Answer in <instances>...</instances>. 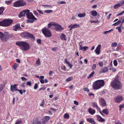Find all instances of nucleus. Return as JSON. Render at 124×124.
I'll use <instances>...</instances> for the list:
<instances>
[{"instance_id":"f257e3e1","label":"nucleus","mask_w":124,"mask_h":124,"mask_svg":"<svg viewBox=\"0 0 124 124\" xmlns=\"http://www.w3.org/2000/svg\"><path fill=\"white\" fill-rule=\"evenodd\" d=\"M120 77L116 76L115 78L111 82V85L113 88L115 89H119L121 87V83L119 81Z\"/></svg>"},{"instance_id":"f03ea898","label":"nucleus","mask_w":124,"mask_h":124,"mask_svg":"<svg viewBox=\"0 0 124 124\" xmlns=\"http://www.w3.org/2000/svg\"><path fill=\"white\" fill-rule=\"evenodd\" d=\"M16 44L18 46L20 47V49L22 50L27 51L30 49V46L28 43L24 42H17Z\"/></svg>"},{"instance_id":"7ed1b4c3","label":"nucleus","mask_w":124,"mask_h":124,"mask_svg":"<svg viewBox=\"0 0 124 124\" xmlns=\"http://www.w3.org/2000/svg\"><path fill=\"white\" fill-rule=\"evenodd\" d=\"M105 84V82L103 80H98L93 83V87L94 90H97L103 87Z\"/></svg>"},{"instance_id":"20e7f679","label":"nucleus","mask_w":124,"mask_h":124,"mask_svg":"<svg viewBox=\"0 0 124 124\" xmlns=\"http://www.w3.org/2000/svg\"><path fill=\"white\" fill-rule=\"evenodd\" d=\"M27 12L26 13V16L28 19H31L27 20V22L28 23H33L35 20H37L34 16L33 15L32 13L30 12V10L28 9H27Z\"/></svg>"},{"instance_id":"39448f33","label":"nucleus","mask_w":124,"mask_h":124,"mask_svg":"<svg viewBox=\"0 0 124 124\" xmlns=\"http://www.w3.org/2000/svg\"><path fill=\"white\" fill-rule=\"evenodd\" d=\"M13 21L12 19H6L1 22H0V26L4 27H8L12 23Z\"/></svg>"},{"instance_id":"423d86ee","label":"nucleus","mask_w":124,"mask_h":124,"mask_svg":"<svg viewBox=\"0 0 124 124\" xmlns=\"http://www.w3.org/2000/svg\"><path fill=\"white\" fill-rule=\"evenodd\" d=\"M53 25L55 27V29L56 31H59L63 29L61 25H59L58 23L54 22H52L49 23L48 25V28H50Z\"/></svg>"},{"instance_id":"0eeeda50","label":"nucleus","mask_w":124,"mask_h":124,"mask_svg":"<svg viewBox=\"0 0 124 124\" xmlns=\"http://www.w3.org/2000/svg\"><path fill=\"white\" fill-rule=\"evenodd\" d=\"M42 32L46 37H50L52 35L51 31L46 28H44L43 29Z\"/></svg>"},{"instance_id":"6e6552de","label":"nucleus","mask_w":124,"mask_h":124,"mask_svg":"<svg viewBox=\"0 0 124 124\" xmlns=\"http://www.w3.org/2000/svg\"><path fill=\"white\" fill-rule=\"evenodd\" d=\"M26 4L23 0H19L13 3V6L15 7H19L23 6Z\"/></svg>"},{"instance_id":"1a4fd4ad","label":"nucleus","mask_w":124,"mask_h":124,"mask_svg":"<svg viewBox=\"0 0 124 124\" xmlns=\"http://www.w3.org/2000/svg\"><path fill=\"white\" fill-rule=\"evenodd\" d=\"M21 36L23 38L29 37L32 38L33 39H34L35 38L34 37L33 35L26 32H24L21 34Z\"/></svg>"},{"instance_id":"9d476101","label":"nucleus","mask_w":124,"mask_h":124,"mask_svg":"<svg viewBox=\"0 0 124 124\" xmlns=\"http://www.w3.org/2000/svg\"><path fill=\"white\" fill-rule=\"evenodd\" d=\"M124 4V1L123 0H121L119 3H118L115 5L114 7L115 9H117L121 6H123Z\"/></svg>"},{"instance_id":"9b49d317","label":"nucleus","mask_w":124,"mask_h":124,"mask_svg":"<svg viewBox=\"0 0 124 124\" xmlns=\"http://www.w3.org/2000/svg\"><path fill=\"white\" fill-rule=\"evenodd\" d=\"M123 98L121 96H119L115 98L114 99L115 101L116 102L120 103L123 100Z\"/></svg>"},{"instance_id":"f8f14e48","label":"nucleus","mask_w":124,"mask_h":124,"mask_svg":"<svg viewBox=\"0 0 124 124\" xmlns=\"http://www.w3.org/2000/svg\"><path fill=\"white\" fill-rule=\"evenodd\" d=\"M18 85L17 84H15L13 85H12L10 86V89L11 91L13 92L15 91H17L18 89H17L16 87Z\"/></svg>"},{"instance_id":"ddd939ff","label":"nucleus","mask_w":124,"mask_h":124,"mask_svg":"<svg viewBox=\"0 0 124 124\" xmlns=\"http://www.w3.org/2000/svg\"><path fill=\"white\" fill-rule=\"evenodd\" d=\"M21 28L20 25L19 24H17L14 26L13 28V30L16 31L18 29H21Z\"/></svg>"},{"instance_id":"4468645a","label":"nucleus","mask_w":124,"mask_h":124,"mask_svg":"<svg viewBox=\"0 0 124 124\" xmlns=\"http://www.w3.org/2000/svg\"><path fill=\"white\" fill-rule=\"evenodd\" d=\"M99 101L101 103V105L103 106H106V103L104 99L102 98L99 99Z\"/></svg>"},{"instance_id":"2eb2a0df","label":"nucleus","mask_w":124,"mask_h":124,"mask_svg":"<svg viewBox=\"0 0 124 124\" xmlns=\"http://www.w3.org/2000/svg\"><path fill=\"white\" fill-rule=\"evenodd\" d=\"M101 45H98L95 50L96 54L99 55L100 53V50L101 49Z\"/></svg>"},{"instance_id":"dca6fc26","label":"nucleus","mask_w":124,"mask_h":124,"mask_svg":"<svg viewBox=\"0 0 124 124\" xmlns=\"http://www.w3.org/2000/svg\"><path fill=\"white\" fill-rule=\"evenodd\" d=\"M50 119V117L48 116H45L42 119V122L44 123L46 122Z\"/></svg>"},{"instance_id":"f3484780","label":"nucleus","mask_w":124,"mask_h":124,"mask_svg":"<svg viewBox=\"0 0 124 124\" xmlns=\"http://www.w3.org/2000/svg\"><path fill=\"white\" fill-rule=\"evenodd\" d=\"M27 10H25L21 12L19 16V17H21L22 16H25V14H26V13L27 12Z\"/></svg>"},{"instance_id":"a211bd4d","label":"nucleus","mask_w":124,"mask_h":124,"mask_svg":"<svg viewBox=\"0 0 124 124\" xmlns=\"http://www.w3.org/2000/svg\"><path fill=\"white\" fill-rule=\"evenodd\" d=\"M87 121L92 124H95L94 120L93 119L91 118H88L86 119Z\"/></svg>"},{"instance_id":"6ab92c4d","label":"nucleus","mask_w":124,"mask_h":124,"mask_svg":"<svg viewBox=\"0 0 124 124\" xmlns=\"http://www.w3.org/2000/svg\"><path fill=\"white\" fill-rule=\"evenodd\" d=\"M108 70V69L106 67H104L101 69L100 70V72L103 73L107 72Z\"/></svg>"},{"instance_id":"aec40b11","label":"nucleus","mask_w":124,"mask_h":124,"mask_svg":"<svg viewBox=\"0 0 124 124\" xmlns=\"http://www.w3.org/2000/svg\"><path fill=\"white\" fill-rule=\"evenodd\" d=\"M96 116L97 117V119L98 121L101 122H103L105 121V120L104 119L102 118L101 116L99 115H97Z\"/></svg>"},{"instance_id":"412c9836","label":"nucleus","mask_w":124,"mask_h":124,"mask_svg":"<svg viewBox=\"0 0 124 124\" xmlns=\"http://www.w3.org/2000/svg\"><path fill=\"white\" fill-rule=\"evenodd\" d=\"M88 111L89 113L92 115H93L95 112V110L91 108H89Z\"/></svg>"},{"instance_id":"4be33fe9","label":"nucleus","mask_w":124,"mask_h":124,"mask_svg":"<svg viewBox=\"0 0 124 124\" xmlns=\"http://www.w3.org/2000/svg\"><path fill=\"white\" fill-rule=\"evenodd\" d=\"M71 26H72V28L74 29L79 27V25L77 24H74L73 25H70L69 26V27H70Z\"/></svg>"},{"instance_id":"5701e85b","label":"nucleus","mask_w":124,"mask_h":124,"mask_svg":"<svg viewBox=\"0 0 124 124\" xmlns=\"http://www.w3.org/2000/svg\"><path fill=\"white\" fill-rule=\"evenodd\" d=\"M1 39L3 41H7V36L5 35H4L3 34V36H1Z\"/></svg>"},{"instance_id":"b1692460","label":"nucleus","mask_w":124,"mask_h":124,"mask_svg":"<svg viewBox=\"0 0 124 124\" xmlns=\"http://www.w3.org/2000/svg\"><path fill=\"white\" fill-rule=\"evenodd\" d=\"M44 77L43 76H41L39 77L40 81L42 84L44 83V81L43 80Z\"/></svg>"},{"instance_id":"393cba45","label":"nucleus","mask_w":124,"mask_h":124,"mask_svg":"<svg viewBox=\"0 0 124 124\" xmlns=\"http://www.w3.org/2000/svg\"><path fill=\"white\" fill-rule=\"evenodd\" d=\"M97 12L95 10H93L91 11V14L94 16H96L97 15Z\"/></svg>"},{"instance_id":"a878e982","label":"nucleus","mask_w":124,"mask_h":124,"mask_svg":"<svg viewBox=\"0 0 124 124\" xmlns=\"http://www.w3.org/2000/svg\"><path fill=\"white\" fill-rule=\"evenodd\" d=\"M61 39L62 40H66V36L64 34H62L60 36Z\"/></svg>"},{"instance_id":"bb28decb","label":"nucleus","mask_w":124,"mask_h":124,"mask_svg":"<svg viewBox=\"0 0 124 124\" xmlns=\"http://www.w3.org/2000/svg\"><path fill=\"white\" fill-rule=\"evenodd\" d=\"M64 61L65 62V63H66L70 67V68H71L73 66L72 65V64H71L70 62H69L68 61L67 59H65L64 60Z\"/></svg>"},{"instance_id":"cd10ccee","label":"nucleus","mask_w":124,"mask_h":124,"mask_svg":"<svg viewBox=\"0 0 124 124\" xmlns=\"http://www.w3.org/2000/svg\"><path fill=\"white\" fill-rule=\"evenodd\" d=\"M4 7H0V15L2 14L4 10Z\"/></svg>"},{"instance_id":"c85d7f7f","label":"nucleus","mask_w":124,"mask_h":124,"mask_svg":"<svg viewBox=\"0 0 124 124\" xmlns=\"http://www.w3.org/2000/svg\"><path fill=\"white\" fill-rule=\"evenodd\" d=\"M86 14L85 13H79L78 15V16L80 17H83L85 16Z\"/></svg>"},{"instance_id":"c756f323","label":"nucleus","mask_w":124,"mask_h":124,"mask_svg":"<svg viewBox=\"0 0 124 124\" xmlns=\"http://www.w3.org/2000/svg\"><path fill=\"white\" fill-rule=\"evenodd\" d=\"M102 112L104 113L106 115L108 114V111L107 109H104L102 110Z\"/></svg>"},{"instance_id":"7c9ffc66","label":"nucleus","mask_w":124,"mask_h":124,"mask_svg":"<svg viewBox=\"0 0 124 124\" xmlns=\"http://www.w3.org/2000/svg\"><path fill=\"white\" fill-rule=\"evenodd\" d=\"M13 2L12 0H8L5 1V3L7 5H9L11 4Z\"/></svg>"},{"instance_id":"2f4dec72","label":"nucleus","mask_w":124,"mask_h":124,"mask_svg":"<svg viewBox=\"0 0 124 124\" xmlns=\"http://www.w3.org/2000/svg\"><path fill=\"white\" fill-rule=\"evenodd\" d=\"M72 77H70L66 79L65 81L66 82H69L72 80Z\"/></svg>"},{"instance_id":"473e14b6","label":"nucleus","mask_w":124,"mask_h":124,"mask_svg":"<svg viewBox=\"0 0 124 124\" xmlns=\"http://www.w3.org/2000/svg\"><path fill=\"white\" fill-rule=\"evenodd\" d=\"M117 43H116L115 42L112 43L111 46L113 47H116L117 46ZM112 49L113 50L115 49L113 47L112 48Z\"/></svg>"},{"instance_id":"72a5a7b5","label":"nucleus","mask_w":124,"mask_h":124,"mask_svg":"<svg viewBox=\"0 0 124 124\" xmlns=\"http://www.w3.org/2000/svg\"><path fill=\"white\" fill-rule=\"evenodd\" d=\"M121 22V21L120 20H119L117 22L115 23L114 24H112V25L113 26H116L117 25L119 24H120Z\"/></svg>"},{"instance_id":"f704fd0d","label":"nucleus","mask_w":124,"mask_h":124,"mask_svg":"<svg viewBox=\"0 0 124 124\" xmlns=\"http://www.w3.org/2000/svg\"><path fill=\"white\" fill-rule=\"evenodd\" d=\"M95 72L93 71L89 75V76L88 77V78L89 79L91 78L93 75L94 74Z\"/></svg>"},{"instance_id":"c9c22d12","label":"nucleus","mask_w":124,"mask_h":124,"mask_svg":"<svg viewBox=\"0 0 124 124\" xmlns=\"http://www.w3.org/2000/svg\"><path fill=\"white\" fill-rule=\"evenodd\" d=\"M97 65L96 64H94L92 66V70L94 71L96 68Z\"/></svg>"},{"instance_id":"e433bc0d","label":"nucleus","mask_w":124,"mask_h":124,"mask_svg":"<svg viewBox=\"0 0 124 124\" xmlns=\"http://www.w3.org/2000/svg\"><path fill=\"white\" fill-rule=\"evenodd\" d=\"M98 64L100 67H102L103 66V62L102 61H101L99 62Z\"/></svg>"},{"instance_id":"4c0bfd02","label":"nucleus","mask_w":124,"mask_h":124,"mask_svg":"<svg viewBox=\"0 0 124 124\" xmlns=\"http://www.w3.org/2000/svg\"><path fill=\"white\" fill-rule=\"evenodd\" d=\"M92 106L93 107H96L97 108H98V107L97 105V104L96 103H93L92 104Z\"/></svg>"},{"instance_id":"58836bf2","label":"nucleus","mask_w":124,"mask_h":124,"mask_svg":"<svg viewBox=\"0 0 124 124\" xmlns=\"http://www.w3.org/2000/svg\"><path fill=\"white\" fill-rule=\"evenodd\" d=\"M69 117V115L68 113L65 114L64 116V118H68Z\"/></svg>"},{"instance_id":"ea45409f","label":"nucleus","mask_w":124,"mask_h":124,"mask_svg":"<svg viewBox=\"0 0 124 124\" xmlns=\"http://www.w3.org/2000/svg\"><path fill=\"white\" fill-rule=\"evenodd\" d=\"M57 3L58 4H65L66 2L65 1H59L57 2Z\"/></svg>"},{"instance_id":"a19ab883","label":"nucleus","mask_w":124,"mask_h":124,"mask_svg":"<svg viewBox=\"0 0 124 124\" xmlns=\"http://www.w3.org/2000/svg\"><path fill=\"white\" fill-rule=\"evenodd\" d=\"M121 26L120 27H117L116 28V29H118V31L119 33H121L122 32V30L121 28Z\"/></svg>"},{"instance_id":"79ce46f5","label":"nucleus","mask_w":124,"mask_h":124,"mask_svg":"<svg viewBox=\"0 0 124 124\" xmlns=\"http://www.w3.org/2000/svg\"><path fill=\"white\" fill-rule=\"evenodd\" d=\"M58 49V47H53L52 48V50L53 51H56Z\"/></svg>"},{"instance_id":"37998d69","label":"nucleus","mask_w":124,"mask_h":124,"mask_svg":"<svg viewBox=\"0 0 124 124\" xmlns=\"http://www.w3.org/2000/svg\"><path fill=\"white\" fill-rule=\"evenodd\" d=\"M113 64L115 66H116L117 65V61L116 60H114L113 61Z\"/></svg>"},{"instance_id":"c03bdc74","label":"nucleus","mask_w":124,"mask_h":124,"mask_svg":"<svg viewBox=\"0 0 124 124\" xmlns=\"http://www.w3.org/2000/svg\"><path fill=\"white\" fill-rule=\"evenodd\" d=\"M88 48V47L87 46H85L83 47V51H85Z\"/></svg>"},{"instance_id":"a18cd8bd","label":"nucleus","mask_w":124,"mask_h":124,"mask_svg":"<svg viewBox=\"0 0 124 124\" xmlns=\"http://www.w3.org/2000/svg\"><path fill=\"white\" fill-rule=\"evenodd\" d=\"M53 11L52 10H46L45 11V12L47 13H50Z\"/></svg>"},{"instance_id":"49530a36","label":"nucleus","mask_w":124,"mask_h":124,"mask_svg":"<svg viewBox=\"0 0 124 124\" xmlns=\"http://www.w3.org/2000/svg\"><path fill=\"white\" fill-rule=\"evenodd\" d=\"M22 122V121L21 120H19L16 121L15 124H20Z\"/></svg>"},{"instance_id":"de8ad7c7","label":"nucleus","mask_w":124,"mask_h":124,"mask_svg":"<svg viewBox=\"0 0 124 124\" xmlns=\"http://www.w3.org/2000/svg\"><path fill=\"white\" fill-rule=\"evenodd\" d=\"M36 63L38 65H40V62L39 59L36 61Z\"/></svg>"},{"instance_id":"09e8293b","label":"nucleus","mask_w":124,"mask_h":124,"mask_svg":"<svg viewBox=\"0 0 124 124\" xmlns=\"http://www.w3.org/2000/svg\"><path fill=\"white\" fill-rule=\"evenodd\" d=\"M17 65L16 63H15L13 66V68L15 70L16 69V67H17Z\"/></svg>"},{"instance_id":"8fccbe9b","label":"nucleus","mask_w":124,"mask_h":124,"mask_svg":"<svg viewBox=\"0 0 124 124\" xmlns=\"http://www.w3.org/2000/svg\"><path fill=\"white\" fill-rule=\"evenodd\" d=\"M83 90L84 91L88 92L89 91V90L87 88H85L83 89Z\"/></svg>"},{"instance_id":"3c124183","label":"nucleus","mask_w":124,"mask_h":124,"mask_svg":"<svg viewBox=\"0 0 124 124\" xmlns=\"http://www.w3.org/2000/svg\"><path fill=\"white\" fill-rule=\"evenodd\" d=\"M120 108V110H121L123 108H124V104L122 105H120L119 106Z\"/></svg>"},{"instance_id":"603ef678","label":"nucleus","mask_w":124,"mask_h":124,"mask_svg":"<svg viewBox=\"0 0 124 124\" xmlns=\"http://www.w3.org/2000/svg\"><path fill=\"white\" fill-rule=\"evenodd\" d=\"M34 14L37 16L38 17L39 16V14L38 13L35 11H33Z\"/></svg>"},{"instance_id":"864d4df0","label":"nucleus","mask_w":124,"mask_h":124,"mask_svg":"<svg viewBox=\"0 0 124 124\" xmlns=\"http://www.w3.org/2000/svg\"><path fill=\"white\" fill-rule=\"evenodd\" d=\"M38 87V85L37 83H36L34 87V89H36Z\"/></svg>"},{"instance_id":"5fc2aeb1","label":"nucleus","mask_w":124,"mask_h":124,"mask_svg":"<svg viewBox=\"0 0 124 124\" xmlns=\"http://www.w3.org/2000/svg\"><path fill=\"white\" fill-rule=\"evenodd\" d=\"M26 85L29 86H30L31 85V83L30 82H27L26 83Z\"/></svg>"},{"instance_id":"6e6d98bb","label":"nucleus","mask_w":124,"mask_h":124,"mask_svg":"<svg viewBox=\"0 0 124 124\" xmlns=\"http://www.w3.org/2000/svg\"><path fill=\"white\" fill-rule=\"evenodd\" d=\"M45 102L44 100H43L42 103L40 104V106H41L43 107L44 105Z\"/></svg>"},{"instance_id":"4d7b16f0","label":"nucleus","mask_w":124,"mask_h":124,"mask_svg":"<svg viewBox=\"0 0 124 124\" xmlns=\"http://www.w3.org/2000/svg\"><path fill=\"white\" fill-rule=\"evenodd\" d=\"M112 71L114 72H115L116 71V69L113 67L112 68Z\"/></svg>"},{"instance_id":"13d9d810","label":"nucleus","mask_w":124,"mask_h":124,"mask_svg":"<svg viewBox=\"0 0 124 124\" xmlns=\"http://www.w3.org/2000/svg\"><path fill=\"white\" fill-rule=\"evenodd\" d=\"M21 79L23 81H24L26 80H27V79H26L24 77H22L21 78Z\"/></svg>"},{"instance_id":"bf43d9fd","label":"nucleus","mask_w":124,"mask_h":124,"mask_svg":"<svg viewBox=\"0 0 124 124\" xmlns=\"http://www.w3.org/2000/svg\"><path fill=\"white\" fill-rule=\"evenodd\" d=\"M124 13V11H123L122 12H120L119 13V14L117 16H120L122 15Z\"/></svg>"},{"instance_id":"052dcab7","label":"nucleus","mask_w":124,"mask_h":124,"mask_svg":"<svg viewBox=\"0 0 124 124\" xmlns=\"http://www.w3.org/2000/svg\"><path fill=\"white\" fill-rule=\"evenodd\" d=\"M90 22L91 23H96L98 22V20H97L96 21H94V20L90 21Z\"/></svg>"},{"instance_id":"680f3d73","label":"nucleus","mask_w":124,"mask_h":124,"mask_svg":"<svg viewBox=\"0 0 124 124\" xmlns=\"http://www.w3.org/2000/svg\"><path fill=\"white\" fill-rule=\"evenodd\" d=\"M37 43L39 44L41 43V40L40 39H38L37 40Z\"/></svg>"},{"instance_id":"e2e57ef3","label":"nucleus","mask_w":124,"mask_h":124,"mask_svg":"<svg viewBox=\"0 0 124 124\" xmlns=\"http://www.w3.org/2000/svg\"><path fill=\"white\" fill-rule=\"evenodd\" d=\"M74 104L77 105H78V102L76 101H74Z\"/></svg>"},{"instance_id":"0e129e2a","label":"nucleus","mask_w":124,"mask_h":124,"mask_svg":"<svg viewBox=\"0 0 124 124\" xmlns=\"http://www.w3.org/2000/svg\"><path fill=\"white\" fill-rule=\"evenodd\" d=\"M37 124H46L45 123H43L42 122L41 123L40 121H38L37 122Z\"/></svg>"},{"instance_id":"69168bd1","label":"nucleus","mask_w":124,"mask_h":124,"mask_svg":"<svg viewBox=\"0 0 124 124\" xmlns=\"http://www.w3.org/2000/svg\"><path fill=\"white\" fill-rule=\"evenodd\" d=\"M17 91L19 92L21 94H23V92H22V90H19L18 89H17Z\"/></svg>"},{"instance_id":"338daca9","label":"nucleus","mask_w":124,"mask_h":124,"mask_svg":"<svg viewBox=\"0 0 124 124\" xmlns=\"http://www.w3.org/2000/svg\"><path fill=\"white\" fill-rule=\"evenodd\" d=\"M46 88V87H43L42 88H41L39 89V91H40V90H44Z\"/></svg>"},{"instance_id":"774afa93","label":"nucleus","mask_w":124,"mask_h":124,"mask_svg":"<svg viewBox=\"0 0 124 124\" xmlns=\"http://www.w3.org/2000/svg\"><path fill=\"white\" fill-rule=\"evenodd\" d=\"M53 73V72L52 71H50L49 72V76H51Z\"/></svg>"}]
</instances>
